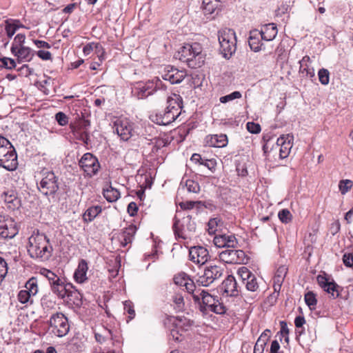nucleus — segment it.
<instances>
[{
	"mask_svg": "<svg viewBox=\"0 0 353 353\" xmlns=\"http://www.w3.org/2000/svg\"><path fill=\"white\" fill-rule=\"evenodd\" d=\"M25 41H26V35L24 34H17L14 39V41L12 44V46L11 48H21V47H23L25 46H24V43H25Z\"/></svg>",
	"mask_w": 353,
	"mask_h": 353,
	"instance_id": "obj_56",
	"label": "nucleus"
},
{
	"mask_svg": "<svg viewBox=\"0 0 353 353\" xmlns=\"http://www.w3.org/2000/svg\"><path fill=\"white\" fill-rule=\"evenodd\" d=\"M177 58L182 62L186 63L191 68H197L202 66L204 63L201 54V47L194 43L192 45L186 44L178 52Z\"/></svg>",
	"mask_w": 353,
	"mask_h": 353,
	"instance_id": "obj_2",
	"label": "nucleus"
},
{
	"mask_svg": "<svg viewBox=\"0 0 353 353\" xmlns=\"http://www.w3.org/2000/svg\"><path fill=\"white\" fill-rule=\"evenodd\" d=\"M19 230L15 221L11 217L0 219V236L4 239H12L18 234Z\"/></svg>",
	"mask_w": 353,
	"mask_h": 353,
	"instance_id": "obj_11",
	"label": "nucleus"
},
{
	"mask_svg": "<svg viewBox=\"0 0 353 353\" xmlns=\"http://www.w3.org/2000/svg\"><path fill=\"white\" fill-rule=\"evenodd\" d=\"M310 62V57L307 55L304 56L301 60L299 61L300 68L299 72L305 74L304 77L312 79L315 77L314 69L310 68L309 63Z\"/></svg>",
	"mask_w": 353,
	"mask_h": 353,
	"instance_id": "obj_28",
	"label": "nucleus"
},
{
	"mask_svg": "<svg viewBox=\"0 0 353 353\" xmlns=\"http://www.w3.org/2000/svg\"><path fill=\"white\" fill-rule=\"evenodd\" d=\"M88 270V263L85 259H81L77 268L74 273V279L76 282L83 283L88 280L87 272Z\"/></svg>",
	"mask_w": 353,
	"mask_h": 353,
	"instance_id": "obj_25",
	"label": "nucleus"
},
{
	"mask_svg": "<svg viewBox=\"0 0 353 353\" xmlns=\"http://www.w3.org/2000/svg\"><path fill=\"white\" fill-rule=\"evenodd\" d=\"M247 130L252 134H258L261 132V125L254 122H248L246 124Z\"/></svg>",
	"mask_w": 353,
	"mask_h": 353,
	"instance_id": "obj_64",
	"label": "nucleus"
},
{
	"mask_svg": "<svg viewBox=\"0 0 353 353\" xmlns=\"http://www.w3.org/2000/svg\"><path fill=\"white\" fill-rule=\"evenodd\" d=\"M8 274V267L6 261L0 257V285Z\"/></svg>",
	"mask_w": 353,
	"mask_h": 353,
	"instance_id": "obj_61",
	"label": "nucleus"
},
{
	"mask_svg": "<svg viewBox=\"0 0 353 353\" xmlns=\"http://www.w3.org/2000/svg\"><path fill=\"white\" fill-rule=\"evenodd\" d=\"M153 93L157 90H165L167 85L163 81L158 77H154L152 79L149 80Z\"/></svg>",
	"mask_w": 353,
	"mask_h": 353,
	"instance_id": "obj_41",
	"label": "nucleus"
},
{
	"mask_svg": "<svg viewBox=\"0 0 353 353\" xmlns=\"http://www.w3.org/2000/svg\"><path fill=\"white\" fill-rule=\"evenodd\" d=\"M185 185L189 192L198 193L200 191L199 184L194 180H186Z\"/></svg>",
	"mask_w": 353,
	"mask_h": 353,
	"instance_id": "obj_52",
	"label": "nucleus"
},
{
	"mask_svg": "<svg viewBox=\"0 0 353 353\" xmlns=\"http://www.w3.org/2000/svg\"><path fill=\"white\" fill-rule=\"evenodd\" d=\"M188 276L186 274L183 273L174 276V282L177 285L184 286L186 282L188 281Z\"/></svg>",
	"mask_w": 353,
	"mask_h": 353,
	"instance_id": "obj_60",
	"label": "nucleus"
},
{
	"mask_svg": "<svg viewBox=\"0 0 353 353\" xmlns=\"http://www.w3.org/2000/svg\"><path fill=\"white\" fill-rule=\"evenodd\" d=\"M270 330H265L257 339L253 353H263L265 345L270 339Z\"/></svg>",
	"mask_w": 353,
	"mask_h": 353,
	"instance_id": "obj_29",
	"label": "nucleus"
},
{
	"mask_svg": "<svg viewBox=\"0 0 353 353\" xmlns=\"http://www.w3.org/2000/svg\"><path fill=\"white\" fill-rule=\"evenodd\" d=\"M101 212V205H93L88 208L83 214V221L85 223L92 221Z\"/></svg>",
	"mask_w": 353,
	"mask_h": 353,
	"instance_id": "obj_32",
	"label": "nucleus"
},
{
	"mask_svg": "<svg viewBox=\"0 0 353 353\" xmlns=\"http://www.w3.org/2000/svg\"><path fill=\"white\" fill-rule=\"evenodd\" d=\"M318 77L320 83L322 85H326L330 82V72L328 70L325 68H321L318 72Z\"/></svg>",
	"mask_w": 353,
	"mask_h": 353,
	"instance_id": "obj_47",
	"label": "nucleus"
},
{
	"mask_svg": "<svg viewBox=\"0 0 353 353\" xmlns=\"http://www.w3.org/2000/svg\"><path fill=\"white\" fill-rule=\"evenodd\" d=\"M38 190L46 196H54L59 189V177L52 171L41 172V179L37 182Z\"/></svg>",
	"mask_w": 353,
	"mask_h": 353,
	"instance_id": "obj_4",
	"label": "nucleus"
},
{
	"mask_svg": "<svg viewBox=\"0 0 353 353\" xmlns=\"http://www.w3.org/2000/svg\"><path fill=\"white\" fill-rule=\"evenodd\" d=\"M224 268L220 265L207 266L203 274L198 276L196 284L199 286L208 287L211 284L219 281L223 277Z\"/></svg>",
	"mask_w": 353,
	"mask_h": 353,
	"instance_id": "obj_5",
	"label": "nucleus"
},
{
	"mask_svg": "<svg viewBox=\"0 0 353 353\" xmlns=\"http://www.w3.org/2000/svg\"><path fill=\"white\" fill-rule=\"evenodd\" d=\"M200 295V303H196L199 305L200 311L205 314H208L210 308L214 304L216 303L218 299L217 296H213L210 294L207 291L202 290L199 292Z\"/></svg>",
	"mask_w": 353,
	"mask_h": 353,
	"instance_id": "obj_18",
	"label": "nucleus"
},
{
	"mask_svg": "<svg viewBox=\"0 0 353 353\" xmlns=\"http://www.w3.org/2000/svg\"><path fill=\"white\" fill-rule=\"evenodd\" d=\"M41 274L44 275L49 281L50 288L61 279L55 274L53 272L48 269H43L41 272Z\"/></svg>",
	"mask_w": 353,
	"mask_h": 353,
	"instance_id": "obj_46",
	"label": "nucleus"
},
{
	"mask_svg": "<svg viewBox=\"0 0 353 353\" xmlns=\"http://www.w3.org/2000/svg\"><path fill=\"white\" fill-rule=\"evenodd\" d=\"M220 52L225 59H230L236 50V37L234 30L223 28L218 32Z\"/></svg>",
	"mask_w": 353,
	"mask_h": 353,
	"instance_id": "obj_3",
	"label": "nucleus"
},
{
	"mask_svg": "<svg viewBox=\"0 0 353 353\" xmlns=\"http://www.w3.org/2000/svg\"><path fill=\"white\" fill-rule=\"evenodd\" d=\"M18 160L15 148H12L8 154H6L2 160L0 159V167L8 171H14L17 168Z\"/></svg>",
	"mask_w": 353,
	"mask_h": 353,
	"instance_id": "obj_21",
	"label": "nucleus"
},
{
	"mask_svg": "<svg viewBox=\"0 0 353 353\" xmlns=\"http://www.w3.org/2000/svg\"><path fill=\"white\" fill-rule=\"evenodd\" d=\"M343 263L347 268L353 270V253L352 252H345L343 255Z\"/></svg>",
	"mask_w": 353,
	"mask_h": 353,
	"instance_id": "obj_58",
	"label": "nucleus"
},
{
	"mask_svg": "<svg viewBox=\"0 0 353 353\" xmlns=\"http://www.w3.org/2000/svg\"><path fill=\"white\" fill-rule=\"evenodd\" d=\"M238 275L241 279L243 283L249 280L250 276H253L254 274L251 272L248 268L241 267L238 270Z\"/></svg>",
	"mask_w": 353,
	"mask_h": 353,
	"instance_id": "obj_53",
	"label": "nucleus"
},
{
	"mask_svg": "<svg viewBox=\"0 0 353 353\" xmlns=\"http://www.w3.org/2000/svg\"><path fill=\"white\" fill-rule=\"evenodd\" d=\"M261 39L259 30H253L250 32L248 43L252 50L256 52L262 50L263 44L261 43Z\"/></svg>",
	"mask_w": 353,
	"mask_h": 353,
	"instance_id": "obj_27",
	"label": "nucleus"
},
{
	"mask_svg": "<svg viewBox=\"0 0 353 353\" xmlns=\"http://www.w3.org/2000/svg\"><path fill=\"white\" fill-rule=\"evenodd\" d=\"M41 304L44 309H51L54 306L55 303L49 296L45 295L41 299Z\"/></svg>",
	"mask_w": 353,
	"mask_h": 353,
	"instance_id": "obj_62",
	"label": "nucleus"
},
{
	"mask_svg": "<svg viewBox=\"0 0 353 353\" xmlns=\"http://www.w3.org/2000/svg\"><path fill=\"white\" fill-rule=\"evenodd\" d=\"M221 289L227 296L236 297L241 294V288L239 286L235 278L232 275H228L222 282Z\"/></svg>",
	"mask_w": 353,
	"mask_h": 353,
	"instance_id": "obj_17",
	"label": "nucleus"
},
{
	"mask_svg": "<svg viewBox=\"0 0 353 353\" xmlns=\"http://www.w3.org/2000/svg\"><path fill=\"white\" fill-rule=\"evenodd\" d=\"M31 296L32 295L30 292H28V291H26L25 290H21L18 293L17 299L21 303L25 304L30 301Z\"/></svg>",
	"mask_w": 353,
	"mask_h": 353,
	"instance_id": "obj_59",
	"label": "nucleus"
},
{
	"mask_svg": "<svg viewBox=\"0 0 353 353\" xmlns=\"http://www.w3.org/2000/svg\"><path fill=\"white\" fill-rule=\"evenodd\" d=\"M184 287L185 288L187 292L192 295L194 303H200L199 292L201 290H196V284L191 279L189 278L188 281L186 282Z\"/></svg>",
	"mask_w": 353,
	"mask_h": 353,
	"instance_id": "obj_37",
	"label": "nucleus"
},
{
	"mask_svg": "<svg viewBox=\"0 0 353 353\" xmlns=\"http://www.w3.org/2000/svg\"><path fill=\"white\" fill-rule=\"evenodd\" d=\"M0 66L12 70L16 68V62L13 59L3 57L0 59Z\"/></svg>",
	"mask_w": 353,
	"mask_h": 353,
	"instance_id": "obj_50",
	"label": "nucleus"
},
{
	"mask_svg": "<svg viewBox=\"0 0 353 353\" xmlns=\"http://www.w3.org/2000/svg\"><path fill=\"white\" fill-rule=\"evenodd\" d=\"M353 182L349 179L341 180L339 183V188L342 194H346L352 187Z\"/></svg>",
	"mask_w": 353,
	"mask_h": 353,
	"instance_id": "obj_49",
	"label": "nucleus"
},
{
	"mask_svg": "<svg viewBox=\"0 0 353 353\" xmlns=\"http://www.w3.org/2000/svg\"><path fill=\"white\" fill-rule=\"evenodd\" d=\"M136 232L137 227L133 224H130L128 227L123 228L118 236L121 245L124 248L129 243H131Z\"/></svg>",
	"mask_w": 353,
	"mask_h": 353,
	"instance_id": "obj_23",
	"label": "nucleus"
},
{
	"mask_svg": "<svg viewBox=\"0 0 353 353\" xmlns=\"http://www.w3.org/2000/svg\"><path fill=\"white\" fill-rule=\"evenodd\" d=\"M153 140L154 142H152V143H154V145L152 148V152H157L160 149L165 147L169 144V141L167 139L156 137Z\"/></svg>",
	"mask_w": 353,
	"mask_h": 353,
	"instance_id": "obj_45",
	"label": "nucleus"
},
{
	"mask_svg": "<svg viewBox=\"0 0 353 353\" xmlns=\"http://www.w3.org/2000/svg\"><path fill=\"white\" fill-rule=\"evenodd\" d=\"M190 260L199 265L205 264L209 259L208 250L203 246H194L189 251Z\"/></svg>",
	"mask_w": 353,
	"mask_h": 353,
	"instance_id": "obj_15",
	"label": "nucleus"
},
{
	"mask_svg": "<svg viewBox=\"0 0 353 353\" xmlns=\"http://www.w3.org/2000/svg\"><path fill=\"white\" fill-rule=\"evenodd\" d=\"M219 0H203L202 9L207 19H211V15L219 6ZM213 18V17H212Z\"/></svg>",
	"mask_w": 353,
	"mask_h": 353,
	"instance_id": "obj_30",
	"label": "nucleus"
},
{
	"mask_svg": "<svg viewBox=\"0 0 353 353\" xmlns=\"http://www.w3.org/2000/svg\"><path fill=\"white\" fill-rule=\"evenodd\" d=\"M279 220L283 223H288L292 221V215L288 209H282L279 212Z\"/></svg>",
	"mask_w": 353,
	"mask_h": 353,
	"instance_id": "obj_48",
	"label": "nucleus"
},
{
	"mask_svg": "<svg viewBox=\"0 0 353 353\" xmlns=\"http://www.w3.org/2000/svg\"><path fill=\"white\" fill-rule=\"evenodd\" d=\"M225 238V248H235L238 245V241L233 234H223Z\"/></svg>",
	"mask_w": 353,
	"mask_h": 353,
	"instance_id": "obj_51",
	"label": "nucleus"
},
{
	"mask_svg": "<svg viewBox=\"0 0 353 353\" xmlns=\"http://www.w3.org/2000/svg\"><path fill=\"white\" fill-rule=\"evenodd\" d=\"M172 300L175 304V310L177 312L182 311L185 305L183 296L181 294H176L173 296Z\"/></svg>",
	"mask_w": 353,
	"mask_h": 353,
	"instance_id": "obj_54",
	"label": "nucleus"
},
{
	"mask_svg": "<svg viewBox=\"0 0 353 353\" xmlns=\"http://www.w3.org/2000/svg\"><path fill=\"white\" fill-rule=\"evenodd\" d=\"M53 248L44 233L34 232L28 239V252L32 259L48 261L52 254Z\"/></svg>",
	"mask_w": 353,
	"mask_h": 353,
	"instance_id": "obj_1",
	"label": "nucleus"
},
{
	"mask_svg": "<svg viewBox=\"0 0 353 353\" xmlns=\"http://www.w3.org/2000/svg\"><path fill=\"white\" fill-rule=\"evenodd\" d=\"M235 250L234 248H227L226 250L221 252L219 254L221 261L225 263L235 264Z\"/></svg>",
	"mask_w": 353,
	"mask_h": 353,
	"instance_id": "obj_35",
	"label": "nucleus"
},
{
	"mask_svg": "<svg viewBox=\"0 0 353 353\" xmlns=\"http://www.w3.org/2000/svg\"><path fill=\"white\" fill-rule=\"evenodd\" d=\"M304 299L306 305L311 310H315L317 303V299L316 298L315 294L313 292L309 291L305 293Z\"/></svg>",
	"mask_w": 353,
	"mask_h": 353,
	"instance_id": "obj_42",
	"label": "nucleus"
},
{
	"mask_svg": "<svg viewBox=\"0 0 353 353\" xmlns=\"http://www.w3.org/2000/svg\"><path fill=\"white\" fill-rule=\"evenodd\" d=\"M196 228V223L192 220V216L190 215L183 217L181 222L176 219L173 224L175 235L183 239H190L195 232Z\"/></svg>",
	"mask_w": 353,
	"mask_h": 353,
	"instance_id": "obj_6",
	"label": "nucleus"
},
{
	"mask_svg": "<svg viewBox=\"0 0 353 353\" xmlns=\"http://www.w3.org/2000/svg\"><path fill=\"white\" fill-rule=\"evenodd\" d=\"M52 332L58 337L65 336L69 330L70 325L68 318L61 312L52 314L49 321Z\"/></svg>",
	"mask_w": 353,
	"mask_h": 353,
	"instance_id": "obj_7",
	"label": "nucleus"
},
{
	"mask_svg": "<svg viewBox=\"0 0 353 353\" xmlns=\"http://www.w3.org/2000/svg\"><path fill=\"white\" fill-rule=\"evenodd\" d=\"M259 32L263 40L272 41L276 37L278 30L276 24L272 23L263 26Z\"/></svg>",
	"mask_w": 353,
	"mask_h": 353,
	"instance_id": "obj_26",
	"label": "nucleus"
},
{
	"mask_svg": "<svg viewBox=\"0 0 353 353\" xmlns=\"http://www.w3.org/2000/svg\"><path fill=\"white\" fill-rule=\"evenodd\" d=\"M103 195L110 203L115 202L120 198V192L118 190L110 185L107 188H103Z\"/></svg>",
	"mask_w": 353,
	"mask_h": 353,
	"instance_id": "obj_36",
	"label": "nucleus"
},
{
	"mask_svg": "<svg viewBox=\"0 0 353 353\" xmlns=\"http://www.w3.org/2000/svg\"><path fill=\"white\" fill-rule=\"evenodd\" d=\"M12 148H14L9 140L5 137L0 136V159L5 157L10 152Z\"/></svg>",
	"mask_w": 353,
	"mask_h": 353,
	"instance_id": "obj_38",
	"label": "nucleus"
},
{
	"mask_svg": "<svg viewBox=\"0 0 353 353\" xmlns=\"http://www.w3.org/2000/svg\"><path fill=\"white\" fill-rule=\"evenodd\" d=\"M172 113L180 116L183 108V99L179 94H172L167 99V107Z\"/></svg>",
	"mask_w": 353,
	"mask_h": 353,
	"instance_id": "obj_24",
	"label": "nucleus"
},
{
	"mask_svg": "<svg viewBox=\"0 0 353 353\" xmlns=\"http://www.w3.org/2000/svg\"><path fill=\"white\" fill-rule=\"evenodd\" d=\"M242 97L241 93L239 91H234L228 95L220 97L219 101L222 103H225L228 101H232L236 99H240Z\"/></svg>",
	"mask_w": 353,
	"mask_h": 353,
	"instance_id": "obj_55",
	"label": "nucleus"
},
{
	"mask_svg": "<svg viewBox=\"0 0 353 353\" xmlns=\"http://www.w3.org/2000/svg\"><path fill=\"white\" fill-rule=\"evenodd\" d=\"M1 199L3 201L6 208L11 211L19 209L21 204V199L12 190L3 192L1 195Z\"/></svg>",
	"mask_w": 353,
	"mask_h": 353,
	"instance_id": "obj_19",
	"label": "nucleus"
},
{
	"mask_svg": "<svg viewBox=\"0 0 353 353\" xmlns=\"http://www.w3.org/2000/svg\"><path fill=\"white\" fill-rule=\"evenodd\" d=\"M208 143L210 146L223 148L228 144V137L225 134H214L210 136Z\"/></svg>",
	"mask_w": 353,
	"mask_h": 353,
	"instance_id": "obj_31",
	"label": "nucleus"
},
{
	"mask_svg": "<svg viewBox=\"0 0 353 353\" xmlns=\"http://www.w3.org/2000/svg\"><path fill=\"white\" fill-rule=\"evenodd\" d=\"M10 51L14 56L17 57L18 63H21L23 61H30L34 55L32 50L27 46H23L19 48H11Z\"/></svg>",
	"mask_w": 353,
	"mask_h": 353,
	"instance_id": "obj_22",
	"label": "nucleus"
},
{
	"mask_svg": "<svg viewBox=\"0 0 353 353\" xmlns=\"http://www.w3.org/2000/svg\"><path fill=\"white\" fill-rule=\"evenodd\" d=\"M209 311L213 312L216 314H223L226 312V307L223 303H221L219 300L217 299L216 303L213 305Z\"/></svg>",
	"mask_w": 353,
	"mask_h": 353,
	"instance_id": "obj_57",
	"label": "nucleus"
},
{
	"mask_svg": "<svg viewBox=\"0 0 353 353\" xmlns=\"http://www.w3.org/2000/svg\"><path fill=\"white\" fill-rule=\"evenodd\" d=\"M26 291L30 292L32 296H34L38 292L37 281L34 277L30 278L25 285Z\"/></svg>",
	"mask_w": 353,
	"mask_h": 353,
	"instance_id": "obj_43",
	"label": "nucleus"
},
{
	"mask_svg": "<svg viewBox=\"0 0 353 353\" xmlns=\"http://www.w3.org/2000/svg\"><path fill=\"white\" fill-rule=\"evenodd\" d=\"M186 72L179 70L173 66L168 65L166 67L164 73L162 74L163 80L169 81L171 84L180 83L186 77Z\"/></svg>",
	"mask_w": 353,
	"mask_h": 353,
	"instance_id": "obj_14",
	"label": "nucleus"
},
{
	"mask_svg": "<svg viewBox=\"0 0 353 353\" xmlns=\"http://www.w3.org/2000/svg\"><path fill=\"white\" fill-rule=\"evenodd\" d=\"M79 165L85 174L90 177L95 175L100 168L97 158L90 152L83 155L79 161Z\"/></svg>",
	"mask_w": 353,
	"mask_h": 353,
	"instance_id": "obj_9",
	"label": "nucleus"
},
{
	"mask_svg": "<svg viewBox=\"0 0 353 353\" xmlns=\"http://www.w3.org/2000/svg\"><path fill=\"white\" fill-rule=\"evenodd\" d=\"M114 126L116 132L123 141H128L132 137L139 134L134 123L127 119H117L114 122Z\"/></svg>",
	"mask_w": 353,
	"mask_h": 353,
	"instance_id": "obj_8",
	"label": "nucleus"
},
{
	"mask_svg": "<svg viewBox=\"0 0 353 353\" xmlns=\"http://www.w3.org/2000/svg\"><path fill=\"white\" fill-rule=\"evenodd\" d=\"M222 223H223L221 219L218 217L210 219L207 225V231L208 232L209 234H214L217 230V228L221 227Z\"/></svg>",
	"mask_w": 353,
	"mask_h": 353,
	"instance_id": "obj_39",
	"label": "nucleus"
},
{
	"mask_svg": "<svg viewBox=\"0 0 353 353\" xmlns=\"http://www.w3.org/2000/svg\"><path fill=\"white\" fill-rule=\"evenodd\" d=\"M294 136L291 134H282L276 141L277 146H279V157L285 159L288 157L293 145Z\"/></svg>",
	"mask_w": 353,
	"mask_h": 353,
	"instance_id": "obj_16",
	"label": "nucleus"
},
{
	"mask_svg": "<svg viewBox=\"0 0 353 353\" xmlns=\"http://www.w3.org/2000/svg\"><path fill=\"white\" fill-rule=\"evenodd\" d=\"M179 116L172 113V111L165 108L163 110L153 113L150 116V120L161 125H168L174 122Z\"/></svg>",
	"mask_w": 353,
	"mask_h": 353,
	"instance_id": "obj_10",
	"label": "nucleus"
},
{
	"mask_svg": "<svg viewBox=\"0 0 353 353\" xmlns=\"http://www.w3.org/2000/svg\"><path fill=\"white\" fill-rule=\"evenodd\" d=\"M94 49H95L96 53L98 54V57L101 61L105 52L102 46L99 43L92 42L86 44L83 48V52L84 54L88 55Z\"/></svg>",
	"mask_w": 353,
	"mask_h": 353,
	"instance_id": "obj_33",
	"label": "nucleus"
},
{
	"mask_svg": "<svg viewBox=\"0 0 353 353\" xmlns=\"http://www.w3.org/2000/svg\"><path fill=\"white\" fill-rule=\"evenodd\" d=\"M316 280L319 286L327 293L331 295V297L336 299L339 296V289L341 287L334 281H330L324 275H318Z\"/></svg>",
	"mask_w": 353,
	"mask_h": 353,
	"instance_id": "obj_13",
	"label": "nucleus"
},
{
	"mask_svg": "<svg viewBox=\"0 0 353 353\" xmlns=\"http://www.w3.org/2000/svg\"><path fill=\"white\" fill-rule=\"evenodd\" d=\"M244 285H245L247 290L252 292H257L259 288L256 277L254 274L250 276L249 280L245 282Z\"/></svg>",
	"mask_w": 353,
	"mask_h": 353,
	"instance_id": "obj_44",
	"label": "nucleus"
},
{
	"mask_svg": "<svg viewBox=\"0 0 353 353\" xmlns=\"http://www.w3.org/2000/svg\"><path fill=\"white\" fill-rule=\"evenodd\" d=\"M55 119L57 123L61 125H65L68 122V117L62 112H59L55 114Z\"/></svg>",
	"mask_w": 353,
	"mask_h": 353,
	"instance_id": "obj_63",
	"label": "nucleus"
},
{
	"mask_svg": "<svg viewBox=\"0 0 353 353\" xmlns=\"http://www.w3.org/2000/svg\"><path fill=\"white\" fill-rule=\"evenodd\" d=\"M52 292L59 298L64 299L66 297L67 288L64 279H61L58 282L51 287Z\"/></svg>",
	"mask_w": 353,
	"mask_h": 353,
	"instance_id": "obj_34",
	"label": "nucleus"
},
{
	"mask_svg": "<svg viewBox=\"0 0 353 353\" xmlns=\"http://www.w3.org/2000/svg\"><path fill=\"white\" fill-rule=\"evenodd\" d=\"M132 93L138 99H145L154 94L149 80L145 83L137 82L132 88Z\"/></svg>",
	"mask_w": 353,
	"mask_h": 353,
	"instance_id": "obj_20",
	"label": "nucleus"
},
{
	"mask_svg": "<svg viewBox=\"0 0 353 353\" xmlns=\"http://www.w3.org/2000/svg\"><path fill=\"white\" fill-rule=\"evenodd\" d=\"M5 23L6 34L9 38H12L16 31L19 28V26L16 23H19V20H13L12 22L10 20H7Z\"/></svg>",
	"mask_w": 353,
	"mask_h": 353,
	"instance_id": "obj_40",
	"label": "nucleus"
},
{
	"mask_svg": "<svg viewBox=\"0 0 353 353\" xmlns=\"http://www.w3.org/2000/svg\"><path fill=\"white\" fill-rule=\"evenodd\" d=\"M167 323H172L174 327L183 332L189 331L194 325V321L184 316H167L164 321L165 325Z\"/></svg>",
	"mask_w": 353,
	"mask_h": 353,
	"instance_id": "obj_12",
	"label": "nucleus"
}]
</instances>
